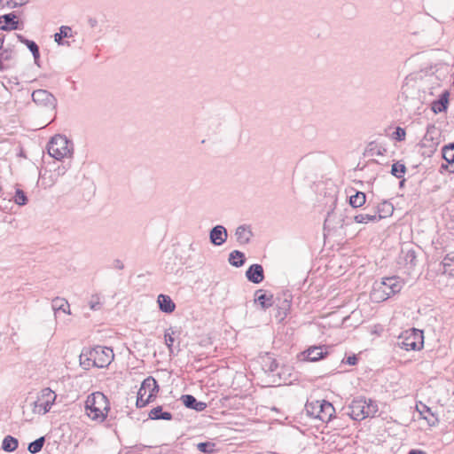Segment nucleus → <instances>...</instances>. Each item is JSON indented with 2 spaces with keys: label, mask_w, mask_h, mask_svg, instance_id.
<instances>
[{
  "label": "nucleus",
  "mask_w": 454,
  "mask_h": 454,
  "mask_svg": "<svg viewBox=\"0 0 454 454\" xmlns=\"http://www.w3.org/2000/svg\"><path fill=\"white\" fill-rule=\"evenodd\" d=\"M114 356L111 348L102 346L84 348L80 355V364L84 369H89L91 366L106 368L111 364Z\"/></svg>",
  "instance_id": "f257e3e1"
},
{
  "label": "nucleus",
  "mask_w": 454,
  "mask_h": 454,
  "mask_svg": "<svg viewBox=\"0 0 454 454\" xmlns=\"http://www.w3.org/2000/svg\"><path fill=\"white\" fill-rule=\"evenodd\" d=\"M403 286V280L398 276L382 278L380 281H375L373 284L371 298L377 302L386 301L398 294Z\"/></svg>",
  "instance_id": "f03ea898"
},
{
  "label": "nucleus",
  "mask_w": 454,
  "mask_h": 454,
  "mask_svg": "<svg viewBox=\"0 0 454 454\" xmlns=\"http://www.w3.org/2000/svg\"><path fill=\"white\" fill-rule=\"evenodd\" d=\"M85 409L92 419L104 420L106 418L105 411L109 410V402L107 397L100 392L90 395L85 402Z\"/></svg>",
  "instance_id": "7ed1b4c3"
},
{
  "label": "nucleus",
  "mask_w": 454,
  "mask_h": 454,
  "mask_svg": "<svg viewBox=\"0 0 454 454\" xmlns=\"http://www.w3.org/2000/svg\"><path fill=\"white\" fill-rule=\"evenodd\" d=\"M396 346L406 351L420 350L424 346L423 331L411 328L402 333L396 341Z\"/></svg>",
  "instance_id": "20e7f679"
},
{
  "label": "nucleus",
  "mask_w": 454,
  "mask_h": 454,
  "mask_svg": "<svg viewBox=\"0 0 454 454\" xmlns=\"http://www.w3.org/2000/svg\"><path fill=\"white\" fill-rule=\"evenodd\" d=\"M73 144L62 135L53 137L47 145L48 153L54 159L60 160L72 154Z\"/></svg>",
  "instance_id": "39448f33"
},
{
  "label": "nucleus",
  "mask_w": 454,
  "mask_h": 454,
  "mask_svg": "<svg viewBox=\"0 0 454 454\" xmlns=\"http://www.w3.org/2000/svg\"><path fill=\"white\" fill-rule=\"evenodd\" d=\"M56 398L57 395L50 387L43 388L37 396V400L31 403L33 412L41 415L46 414L51 409Z\"/></svg>",
  "instance_id": "423d86ee"
},
{
  "label": "nucleus",
  "mask_w": 454,
  "mask_h": 454,
  "mask_svg": "<svg viewBox=\"0 0 454 454\" xmlns=\"http://www.w3.org/2000/svg\"><path fill=\"white\" fill-rule=\"evenodd\" d=\"M32 99L36 105L51 110L55 109L57 106L56 98L46 90H34Z\"/></svg>",
  "instance_id": "0eeeda50"
},
{
  "label": "nucleus",
  "mask_w": 454,
  "mask_h": 454,
  "mask_svg": "<svg viewBox=\"0 0 454 454\" xmlns=\"http://www.w3.org/2000/svg\"><path fill=\"white\" fill-rule=\"evenodd\" d=\"M440 142V130L434 124L428 125L427 128L426 134L424 135L423 139L421 141L422 146L428 147L430 149V152H434Z\"/></svg>",
  "instance_id": "6e6552de"
},
{
  "label": "nucleus",
  "mask_w": 454,
  "mask_h": 454,
  "mask_svg": "<svg viewBox=\"0 0 454 454\" xmlns=\"http://www.w3.org/2000/svg\"><path fill=\"white\" fill-rule=\"evenodd\" d=\"M317 410V419L323 422H329L333 418L335 409L333 405L325 400H317L314 403Z\"/></svg>",
  "instance_id": "1a4fd4ad"
},
{
  "label": "nucleus",
  "mask_w": 454,
  "mask_h": 454,
  "mask_svg": "<svg viewBox=\"0 0 454 454\" xmlns=\"http://www.w3.org/2000/svg\"><path fill=\"white\" fill-rule=\"evenodd\" d=\"M348 415L352 419L363 420L365 419V397L358 396L352 400L348 405Z\"/></svg>",
  "instance_id": "9d476101"
},
{
  "label": "nucleus",
  "mask_w": 454,
  "mask_h": 454,
  "mask_svg": "<svg viewBox=\"0 0 454 454\" xmlns=\"http://www.w3.org/2000/svg\"><path fill=\"white\" fill-rule=\"evenodd\" d=\"M227 239L228 231L223 225H215L209 231V241L215 247L223 245Z\"/></svg>",
  "instance_id": "9b49d317"
},
{
  "label": "nucleus",
  "mask_w": 454,
  "mask_h": 454,
  "mask_svg": "<svg viewBox=\"0 0 454 454\" xmlns=\"http://www.w3.org/2000/svg\"><path fill=\"white\" fill-rule=\"evenodd\" d=\"M399 263L408 270H413L418 264L417 253L414 248H402L399 255Z\"/></svg>",
  "instance_id": "f8f14e48"
},
{
  "label": "nucleus",
  "mask_w": 454,
  "mask_h": 454,
  "mask_svg": "<svg viewBox=\"0 0 454 454\" xmlns=\"http://www.w3.org/2000/svg\"><path fill=\"white\" fill-rule=\"evenodd\" d=\"M20 21L15 12H10L0 16V29L11 31L20 29Z\"/></svg>",
  "instance_id": "ddd939ff"
},
{
  "label": "nucleus",
  "mask_w": 454,
  "mask_h": 454,
  "mask_svg": "<svg viewBox=\"0 0 454 454\" xmlns=\"http://www.w3.org/2000/svg\"><path fill=\"white\" fill-rule=\"evenodd\" d=\"M246 278L254 284H260L264 280V270L261 264L254 263L246 271Z\"/></svg>",
  "instance_id": "4468645a"
},
{
  "label": "nucleus",
  "mask_w": 454,
  "mask_h": 454,
  "mask_svg": "<svg viewBox=\"0 0 454 454\" xmlns=\"http://www.w3.org/2000/svg\"><path fill=\"white\" fill-rule=\"evenodd\" d=\"M235 236L237 242L240 246H244L250 243L251 239L254 236V233L249 225L242 224L236 228Z\"/></svg>",
  "instance_id": "2eb2a0df"
},
{
  "label": "nucleus",
  "mask_w": 454,
  "mask_h": 454,
  "mask_svg": "<svg viewBox=\"0 0 454 454\" xmlns=\"http://www.w3.org/2000/svg\"><path fill=\"white\" fill-rule=\"evenodd\" d=\"M140 387L145 394L147 390L149 391L147 397L150 399L151 402H153L156 398L157 394L160 390L156 380L152 376H148L146 379H145Z\"/></svg>",
  "instance_id": "dca6fc26"
},
{
  "label": "nucleus",
  "mask_w": 454,
  "mask_h": 454,
  "mask_svg": "<svg viewBox=\"0 0 454 454\" xmlns=\"http://www.w3.org/2000/svg\"><path fill=\"white\" fill-rule=\"evenodd\" d=\"M327 351H323L322 346H313L301 353L304 359L310 362H317L327 356Z\"/></svg>",
  "instance_id": "f3484780"
},
{
  "label": "nucleus",
  "mask_w": 454,
  "mask_h": 454,
  "mask_svg": "<svg viewBox=\"0 0 454 454\" xmlns=\"http://www.w3.org/2000/svg\"><path fill=\"white\" fill-rule=\"evenodd\" d=\"M450 93L448 90H444L437 99L434 100L431 105V109L434 114H440L446 112L449 106Z\"/></svg>",
  "instance_id": "a211bd4d"
},
{
  "label": "nucleus",
  "mask_w": 454,
  "mask_h": 454,
  "mask_svg": "<svg viewBox=\"0 0 454 454\" xmlns=\"http://www.w3.org/2000/svg\"><path fill=\"white\" fill-rule=\"evenodd\" d=\"M181 400L186 408L196 411H202L207 408L206 403L198 401L196 397L192 395H183Z\"/></svg>",
  "instance_id": "6ab92c4d"
},
{
  "label": "nucleus",
  "mask_w": 454,
  "mask_h": 454,
  "mask_svg": "<svg viewBox=\"0 0 454 454\" xmlns=\"http://www.w3.org/2000/svg\"><path fill=\"white\" fill-rule=\"evenodd\" d=\"M159 309L160 311L169 314L176 309V304L172 299L167 294H160L157 299Z\"/></svg>",
  "instance_id": "aec40b11"
},
{
  "label": "nucleus",
  "mask_w": 454,
  "mask_h": 454,
  "mask_svg": "<svg viewBox=\"0 0 454 454\" xmlns=\"http://www.w3.org/2000/svg\"><path fill=\"white\" fill-rule=\"evenodd\" d=\"M417 411L422 415V418L427 421L430 426H434L438 422V419L433 413L430 407L422 403L417 404Z\"/></svg>",
  "instance_id": "412c9836"
},
{
  "label": "nucleus",
  "mask_w": 454,
  "mask_h": 454,
  "mask_svg": "<svg viewBox=\"0 0 454 454\" xmlns=\"http://www.w3.org/2000/svg\"><path fill=\"white\" fill-rule=\"evenodd\" d=\"M254 296V301L258 302L263 309H269L273 304V295L267 294L262 290H257Z\"/></svg>",
  "instance_id": "4be33fe9"
},
{
  "label": "nucleus",
  "mask_w": 454,
  "mask_h": 454,
  "mask_svg": "<svg viewBox=\"0 0 454 454\" xmlns=\"http://www.w3.org/2000/svg\"><path fill=\"white\" fill-rule=\"evenodd\" d=\"M148 417L153 420H171L173 419L172 413L169 411H163L162 406L160 405L153 408L150 411Z\"/></svg>",
  "instance_id": "5701e85b"
},
{
  "label": "nucleus",
  "mask_w": 454,
  "mask_h": 454,
  "mask_svg": "<svg viewBox=\"0 0 454 454\" xmlns=\"http://www.w3.org/2000/svg\"><path fill=\"white\" fill-rule=\"evenodd\" d=\"M394 212V206L387 200H383L377 206L375 211L376 216H380V220L388 216H391Z\"/></svg>",
  "instance_id": "b1692460"
},
{
  "label": "nucleus",
  "mask_w": 454,
  "mask_h": 454,
  "mask_svg": "<svg viewBox=\"0 0 454 454\" xmlns=\"http://www.w3.org/2000/svg\"><path fill=\"white\" fill-rule=\"evenodd\" d=\"M228 262L231 266L239 268L246 262L245 254L239 250H233L229 254Z\"/></svg>",
  "instance_id": "393cba45"
},
{
  "label": "nucleus",
  "mask_w": 454,
  "mask_h": 454,
  "mask_svg": "<svg viewBox=\"0 0 454 454\" xmlns=\"http://www.w3.org/2000/svg\"><path fill=\"white\" fill-rule=\"evenodd\" d=\"M16 36H17L19 42L22 43L23 44H25L27 47V49L32 53L33 57L40 58V50L35 42L29 40L20 34H16Z\"/></svg>",
  "instance_id": "a878e982"
},
{
  "label": "nucleus",
  "mask_w": 454,
  "mask_h": 454,
  "mask_svg": "<svg viewBox=\"0 0 454 454\" xmlns=\"http://www.w3.org/2000/svg\"><path fill=\"white\" fill-rule=\"evenodd\" d=\"M366 201V195L363 192L356 191V193L353 195H350L348 198V203L349 205L354 207H362Z\"/></svg>",
  "instance_id": "bb28decb"
},
{
  "label": "nucleus",
  "mask_w": 454,
  "mask_h": 454,
  "mask_svg": "<svg viewBox=\"0 0 454 454\" xmlns=\"http://www.w3.org/2000/svg\"><path fill=\"white\" fill-rule=\"evenodd\" d=\"M19 446L17 438L12 435H6L2 442V449L6 452L14 451Z\"/></svg>",
  "instance_id": "cd10ccee"
},
{
  "label": "nucleus",
  "mask_w": 454,
  "mask_h": 454,
  "mask_svg": "<svg viewBox=\"0 0 454 454\" xmlns=\"http://www.w3.org/2000/svg\"><path fill=\"white\" fill-rule=\"evenodd\" d=\"M72 35V29L68 26H61L59 31L54 35V40L59 45H64V38H68Z\"/></svg>",
  "instance_id": "c85d7f7f"
},
{
  "label": "nucleus",
  "mask_w": 454,
  "mask_h": 454,
  "mask_svg": "<svg viewBox=\"0 0 454 454\" xmlns=\"http://www.w3.org/2000/svg\"><path fill=\"white\" fill-rule=\"evenodd\" d=\"M442 158L451 165H454V142L445 145L442 149Z\"/></svg>",
  "instance_id": "c756f323"
},
{
  "label": "nucleus",
  "mask_w": 454,
  "mask_h": 454,
  "mask_svg": "<svg viewBox=\"0 0 454 454\" xmlns=\"http://www.w3.org/2000/svg\"><path fill=\"white\" fill-rule=\"evenodd\" d=\"M380 216H376V213L373 214H358L354 216V221L357 223H367L369 222H379Z\"/></svg>",
  "instance_id": "7c9ffc66"
},
{
  "label": "nucleus",
  "mask_w": 454,
  "mask_h": 454,
  "mask_svg": "<svg viewBox=\"0 0 454 454\" xmlns=\"http://www.w3.org/2000/svg\"><path fill=\"white\" fill-rule=\"evenodd\" d=\"M407 171V168L403 163L396 161L392 164L390 174L396 178H403Z\"/></svg>",
  "instance_id": "2f4dec72"
},
{
  "label": "nucleus",
  "mask_w": 454,
  "mask_h": 454,
  "mask_svg": "<svg viewBox=\"0 0 454 454\" xmlns=\"http://www.w3.org/2000/svg\"><path fill=\"white\" fill-rule=\"evenodd\" d=\"M45 437L41 436L35 441L31 442L27 446V450L32 454L40 452L44 445Z\"/></svg>",
  "instance_id": "473e14b6"
},
{
  "label": "nucleus",
  "mask_w": 454,
  "mask_h": 454,
  "mask_svg": "<svg viewBox=\"0 0 454 454\" xmlns=\"http://www.w3.org/2000/svg\"><path fill=\"white\" fill-rule=\"evenodd\" d=\"M12 200L18 206H25L28 202L26 192L20 188L15 190V194L13 197H12Z\"/></svg>",
  "instance_id": "72a5a7b5"
},
{
  "label": "nucleus",
  "mask_w": 454,
  "mask_h": 454,
  "mask_svg": "<svg viewBox=\"0 0 454 454\" xmlns=\"http://www.w3.org/2000/svg\"><path fill=\"white\" fill-rule=\"evenodd\" d=\"M197 450L205 454H213L217 451L215 443L213 442H202L196 445Z\"/></svg>",
  "instance_id": "f704fd0d"
},
{
  "label": "nucleus",
  "mask_w": 454,
  "mask_h": 454,
  "mask_svg": "<svg viewBox=\"0 0 454 454\" xmlns=\"http://www.w3.org/2000/svg\"><path fill=\"white\" fill-rule=\"evenodd\" d=\"M51 307L55 313L58 311L67 312V308H69V304L67 300L56 297L52 300Z\"/></svg>",
  "instance_id": "c9c22d12"
},
{
  "label": "nucleus",
  "mask_w": 454,
  "mask_h": 454,
  "mask_svg": "<svg viewBox=\"0 0 454 454\" xmlns=\"http://www.w3.org/2000/svg\"><path fill=\"white\" fill-rule=\"evenodd\" d=\"M174 334H176V331L173 327L167 329L164 333L165 344L167 345L170 355L173 353V343L175 341L173 337Z\"/></svg>",
  "instance_id": "e433bc0d"
},
{
  "label": "nucleus",
  "mask_w": 454,
  "mask_h": 454,
  "mask_svg": "<svg viewBox=\"0 0 454 454\" xmlns=\"http://www.w3.org/2000/svg\"><path fill=\"white\" fill-rule=\"evenodd\" d=\"M378 411V405L377 403L369 399V402L365 400V418L367 417H373Z\"/></svg>",
  "instance_id": "4c0bfd02"
},
{
  "label": "nucleus",
  "mask_w": 454,
  "mask_h": 454,
  "mask_svg": "<svg viewBox=\"0 0 454 454\" xmlns=\"http://www.w3.org/2000/svg\"><path fill=\"white\" fill-rule=\"evenodd\" d=\"M145 395V393L140 387L137 391V402H136L137 408H143V407L146 406L148 403H152L148 397H146L145 399L144 398Z\"/></svg>",
  "instance_id": "58836bf2"
},
{
  "label": "nucleus",
  "mask_w": 454,
  "mask_h": 454,
  "mask_svg": "<svg viewBox=\"0 0 454 454\" xmlns=\"http://www.w3.org/2000/svg\"><path fill=\"white\" fill-rule=\"evenodd\" d=\"M89 306L91 310H99L102 308L101 297L99 294H96L91 295L89 301Z\"/></svg>",
  "instance_id": "ea45409f"
},
{
  "label": "nucleus",
  "mask_w": 454,
  "mask_h": 454,
  "mask_svg": "<svg viewBox=\"0 0 454 454\" xmlns=\"http://www.w3.org/2000/svg\"><path fill=\"white\" fill-rule=\"evenodd\" d=\"M12 198L8 196H1L0 197V210L4 212H7L12 208Z\"/></svg>",
  "instance_id": "a19ab883"
},
{
  "label": "nucleus",
  "mask_w": 454,
  "mask_h": 454,
  "mask_svg": "<svg viewBox=\"0 0 454 454\" xmlns=\"http://www.w3.org/2000/svg\"><path fill=\"white\" fill-rule=\"evenodd\" d=\"M406 131L403 128L396 127L395 131L392 133V137L398 141H403L405 139Z\"/></svg>",
  "instance_id": "79ce46f5"
},
{
  "label": "nucleus",
  "mask_w": 454,
  "mask_h": 454,
  "mask_svg": "<svg viewBox=\"0 0 454 454\" xmlns=\"http://www.w3.org/2000/svg\"><path fill=\"white\" fill-rule=\"evenodd\" d=\"M452 262H454V251L446 254L442 260L444 271H448V267H451Z\"/></svg>",
  "instance_id": "37998d69"
},
{
  "label": "nucleus",
  "mask_w": 454,
  "mask_h": 454,
  "mask_svg": "<svg viewBox=\"0 0 454 454\" xmlns=\"http://www.w3.org/2000/svg\"><path fill=\"white\" fill-rule=\"evenodd\" d=\"M314 403H315V402L307 403L305 405V410H306L307 414L309 417H313V418L317 419V410H316Z\"/></svg>",
  "instance_id": "c03bdc74"
},
{
  "label": "nucleus",
  "mask_w": 454,
  "mask_h": 454,
  "mask_svg": "<svg viewBox=\"0 0 454 454\" xmlns=\"http://www.w3.org/2000/svg\"><path fill=\"white\" fill-rule=\"evenodd\" d=\"M265 366H267L266 371L274 372L278 369V364L275 359H271L270 360L269 364H266Z\"/></svg>",
  "instance_id": "a18cd8bd"
},
{
  "label": "nucleus",
  "mask_w": 454,
  "mask_h": 454,
  "mask_svg": "<svg viewBox=\"0 0 454 454\" xmlns=\"http://www.w3.org/2000/svg\"><path fill=\"white\" fill-rule=\"evenodd\" d=\"M343 362L348 365H356L358 362V358L356 355H352L348 356Z\"/></svg>",
  "instance_id": "49530a36"
},
{
  "label": "nucleus",
  "mask_w": 454,
  "mask_h": 454,
  "mask_svg": "<svg viewBox=\"0 0 454 454\" xmlns=\"http://www.w3.org/2000/svg\"><path fill=\"white\" fill-rule=\"evenodd\" d=\"M369 152H371L372 155H383L386 152V149L382 146H380L378 148H370Z\"/></svg>",
  "instance_id": "de8ad7c7"
},
{
  "label": "nucleus",
  "mask_w": 454,
  "mask_h": 454,
  "mask_svg": "<svg viewBox=\"0 0 454 454\" xmlns=\"http://www.w3.org/2000/svg\"><path fill=\"white\" fill-rule=\"evenodd\" d=\"M11 51L4 49L0 53V59H3L4 60H9L11 59Z\"/></svg>",
  "instance_id": "09e8293b"
},
{
  "label": "nucleus",
  "mask_w": 454,
  "mask_h": 454,
  "mask_svg": "<svg viewBox=\"0 0 454 454\" xmlns=\"http://www.w3.org/2000/svg\"><path fill=\"white\" fill-rule=\"evenodd\" d=\"M114 267L119 270H122L124 268L122 262L118 259L114 260Z\"/></svg>",
  "instance_id": "8fccbe9b"
},
{
  "label": "nucleus",
  "mask_w": 454,
  "mask_h": 454,
  "mask_svg": "<svg viewBox=\"0 0 454 454\" xmlns=\"http://www.w3.org/2000/svg\"><path fill=\"white\" fill-rule=\"evenodd\" d=\"M407 454H427L424 450L418 449H411Z\"/></svg>",
  "instance_id": "3c124183"
},
{
  "label": "nucleus",
  "mask_w": 454,
  "mask_h": 454,
  "mask_svg": "<svg viewBox=\"0 0 454 454\" xmlns=\"http://www.w3.org/2000/svg\"><path fill=\"white\" fill-rule=\"evenodd\" d=\"M400 181H399V188L400 189H403L405 185V182H406V179L404 178V176L403 178H399Z\"/></svg>",
  "instance_id": "603ef678"
},
{
  "label": "nucleus",
  "mask_w": 454,
  "mask_h": 454,
  "mask_svg": "<svg viewBox=\"0 0 454 454\" xmlns=\"http://www.w3.org/2000/svg\"><path fill=\"white\" fill-rule=\"evenodd\" d=\"M33 58H34V60H35V64L36 66L40 67V64H39V59H40V58H37V57H36V58H35V57H33Z\"/></svg>",
  "instance_id": "864d4df0"
},
{
  "label": "nucleus",
  "mask_w": 454,
  "mask_h": 454,
  "mask_svg": "<svg viewBox=\"0 0 454 454\" xmlns=\"http://www.w3.org/2000/svg\"><path fill=\"white\" fill-rule=\"evenodd\" d=\"M90 23L91 27H94L95 24L97 23V21H96V20L90 19Z\"/></svg>",
  "instance_id": "5fc2aeb1"
},
{
  "label": "nucleus",
  "mask_w": 454,
  "mask_h": 454,
  "mask_svg": "<svg viewBox=\"0 0 454 454\" xmlns=\"http://www.w3.org/2000/svg\"><path fill=\"white\" fill-rule=\"evenodd\" d=\"M190 250H192V251H194V250H195V248H194V247H193V243H192V244L190 245Z\"/></svg>",
  "instance_id": "6e6d98bb"
}]
</instances>
